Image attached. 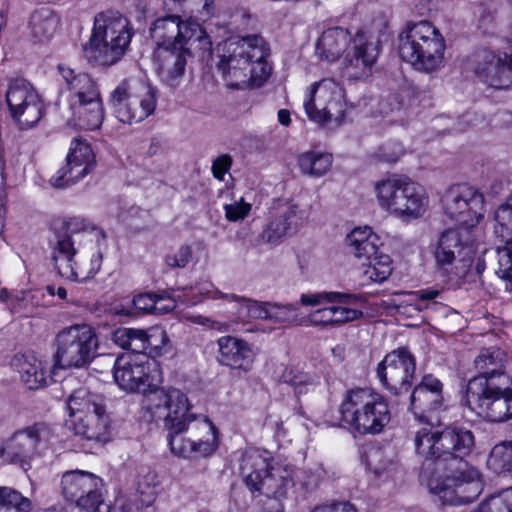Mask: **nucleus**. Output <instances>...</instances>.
<instances>
[{
    "label": "nucleus",
    "instance_id": "f257e3e1",
    "mask_svg": "<svg viewBox=\"0 0 512 512\" xmlns=\"http://www.w3.org/2000/svg\"><path fill=\"white\" fill-rule=\"evenodd\" d=\"M414 445L416 454L423 458L420 481L441 504H469L482 493L481 473L463 461L475 447L470 429L459 424L440 429L427 422L415 432Z\"/></svg>",
    "mask_w": 512,
    "mask_h": 512
},
{
    "label": "nucleus",
    "instance_id": "f03ea898",
    "mask_svg": "<svg viewBox=\"0 0 512 512\" xmlns=\"http://www.w3.org/2000/svg\"><path fill=\"white\" fill-rule=\"evenodd\" d=\"M150 35L156 45L157 72L171 87L179 84L188 56L210 52L212 42L203 26L192 17L166 15L156 19Z\"/></svg>",
    "mask_w": 512,
    "mask_h": 512
},
{
    "label": "nucleus",
    "instance_id": "7ed1b4c3",
    "mask_svg": "<svg viewBox=\"0 0 512 512\" xmlns=\"http://www.w3.org/2000/svg\"><path fill=\"white\" fill-rule=\"evenodd\" d=\"M316 54L328 62L342 58L343 76L358 80L371 75L379 48L366 33L357 32L352 36L348 29L337 26L321 33L316 42Z\"/></svg>",
    "mask_w": 512,
    "mask_h": 512
},
{
    "label": "nucleus",
    "instance_id": "20e7f679",
    "mask_svg": "<svg viewBox=\"0 0 512 512\" xmlns=\"http://www.w3.org/2000/svg\"><path fill=\"white\" fill-rule=\"evenodd\" d=\"M108 239L101 230L60 234L53 246V261L59 275L71 281L93 278L108 251Z\"/></svg>",
    "mask_w": 512,
    "mask_h": 512
},
{
    "label": "nucleus",
    "instance_id": "39448f33",
    "mask_svg": "<svg viewBox=\"0 0 512 512\" xmlns=\"http://www.w3.org/2000/svg\"><path fill=\"white\" fill-rule=\"evenodd\" d=\"M224 53L217 64L227 85L242 89L260 87L271 74L267 58L269 47L258 35L242 37L224 44Z\"/></svg>",
    "mask_w": 512,
    "mask_h": 512
},
{
    "label": "nucleus",
    "instance_id": "423d86ee",
    "mask_svg": "<svg viewBox=\"0 0 512 512\" xmlns=\"http://www.w3.org/2000/svg\"><path fill=\"white\" fill-rule=\"evenodd\" d=\"M378 208L404 223L423 218L430 208L427 189L407 176L392 174L374 183Z\"/></svg>",
    "mask_w": 512,
    "mask_h": 512
},
{
    "label": "nucleus",
    "instance_id": "0eeeda50",
    "mask_svg": "<svg viewBox=\"0 0 512 512\" xmlns=\"http://www.w3.org/2000/svg\"><path fill=\"white\" fill-rule=\"evenodd\" d=\"M398 40L400 58L415 71L432 74L445 67L446 40L431 21L408 23L399 34Z\"/></svg>",
    "mask_w": 512,
    "mask_h": 512
},
{
    "label": "nucleus",
    "instance_id": "6e6552de",
    "mask_svg": "<svg viewBox=\"0 0 512 512\" xmlns=\"http://www.w3.org/2000/svg\"><path fill=\"white\" fill-rule=\"evenodd\" d=\"M337 426L353 435H376L391 419L387 400L372 388H352L345 392L338 408Z\"/></svg>",
    "mask_w": 512,
    "mask_h": 512
},
{
    "label": "nucleus",
    "instance_id": "1a4fd4ad",
    "mask_svg": "<svg viewBox=\"0 0 512 512\" xmlns=\"http://www.w3.org/2000/svg\"><path fill=\"white\" fill-rule=\"evenodd\" d=\"M67 93L71 116L69 123L83 130H96L104 120V109L100 89L87 73L76 72L65 64L58 65Z\"/></svg>",
    "mask_w": 512,
    "mask_h": 512
},
{
    "label": "nucleus",
    "instance_id": "9d476101",
    "mask_svg": "<svg viewBox=\"0 0 512 512\" xmlns=\"http://www.w3.org/2000/svg\"><path fill=\"white\" fill-rule=\"evenodd\" d=\"M132 36V27L126 17L115 11L100 12L94 17L86 56L102 66L114 65L126 53Z\"/></svg>",
    "mask_w": 512,
    "mask_h": 512
},
{
    "label": "nucleus",
    "instance_id": "9b49d317",
    "mask_svg": "<svg viewBox=\"0 0 512 512\" xmlns=\"http://www.w3.org/2000/svg\"><path fill=\"white\" fill-rule=\"evenodd\" d=\"M270 453L250 448L242 456L240 470L246 485L267 497L281 499L293 487V468L280 463L271 464Z\"/></svg>",
    "mask_w": 512,
    "mask_h": 512
},
{
    "label": "nucleus",
    "instance_id": "f8f14e48",
    "mask_svg": "<svg viewBox=\"0 0 512 512\" xmlns=\"http://www.w3.org/2000/svg\"><path fill=\"white\" fill-rule=\"evenodd\" d=\"M303 108L311 122L325 128L338 127L347 110L345 89L333 78L313 82L304 92Z\"/></svg>",
    "mask_w": 512,
    "mask_h": 512
},
{
    "label": "nucleus",
    "instance_id": "ddd939ff",
    "mask_svg": "<svg viewBox=\"0 0 512 512\" xmlns=\"http://www.w3.org/2000/svg\"><path fill=\"white\" fill-rule=\"evenodd\" d=\"M509 384L508 376H501L499 383L474 377L467 385L466 404L480 418L504 422L512 417V388Z\"/></svg>",
    "mask_w": 512,
    "mask_h": 512
},
{
    "label": "nucleus",
    "instance_id": "4468645a",
    "mask_svg": "<svg viewBox=\"0 0 512 512\" xmlns=\"http://www.w3.org/2000/svg\"><path fill=\"white\" fill-rule=\"evenodd\" d=\"M192 407L187 395L174 387L156 388L143 402L147 420L163 421L168 438L183 432V429L198 417L192 412Z\"/></svg>",
    "mask_w": 512,
    "mask_h": 512
},
{
    "label": "nucleus",
    "instance_id": "2eb2a0df",
    "mask_svg": "<svg viewBox=\"0 0 512 512\" xmlns=\"http://www.w3.org/2000/svg\"><path fill=\"white\" fill-rule=\"evenodd\" d=\"M473 230L461 227L443 231L434 247L437 270L450 280L468 272L475 255Z\"/></svg>",
    "mask_w": 512,
    "mask_h": 512
},
{
    "label": "nucleus",
    "instance_id": "dca6fc26",
    "mask_svg": "<svg viewBox=\"0 0 512 512\" xmlns=\"http://www.w3.org/2000/svg\"><path fill=\"white\" fill-rule=\"evenodd\" d=\"M67 408L75 435L90 441L108 439L109 416L96 395L80 388L68 398Z\"/></svg>",
    "mask_w": 512,
    "mask_h": 512
},
{
    "label": "nucleus",
    "instance_id": "f3484780",
    "mask_svg": "<svg viewBox=\"0 0 512 512\" xmlns=\"http://www.w3.org/2000/svg\"><path fill=\"white\" fill-rule=\"evenodd\" d=\"M156 102L155 88L147 81L136 78L122 81L110 95L116 118L127 124L141 122L153 114Z\"/></svg>",
    "mask_w": 512,
    "mask_h": 512
},
{
    "label": "nucleus",
    "instance_id": "a211bd4d",
    "mask_svg": "<svg viewBox=\"0 0 512 512\" xmlns=\"http://www.w3.org/2000/svg\"><path fill=\"white\" fill-rule=\"evenodd\" d=\"M113 378L122 390L143 394L153 393L163 380L159 362L146 353H127L117 357Z\"/></svg>",
    "mask_w": 512,
    "mask_h": 512
},
{
    "label": "nucleus",
    "instance_id": "6ab92c4d",
    "mask_svg": "<svg viewBox=\"0 0 512 512\" xmlns=\"http://www.w3.org/2000/svg\"><path fill=\"white\" fill-rule=\"evenodd\" d=\"M54 366L81 368L97 355L98 339L87 324H76L60 330L55 337Z\"/></svg>",
    "mask_w": 512,
    "mask_h": 512
},
{
    "label": "nucleus",
    "instance_id": "aec40b11",
    "mask_svg": "<svg viewBox=\"0 0 512 512\" xmlns=\"http://www.w3.org/2000/svg\"><path fill=\"white\" fill-rule=\"evenodd\" d=\"M171 452L185 459H201L213 455L219 447V431L206 416L199 415L183 432L169 437Z\"/></svg>",
    "mask_w": 512,
    "mask_h": 512
},
{
    "label": "nucleus",
    "instance_id": "412c9836",
    "mask_svg": "<svg viewBox=\"0 0 512 512\" xmlns=\"http://www.w3.org/2000/svg\"><path fill=\"white\" fill-rule=\"evenodd\" d=\"M441 203L444 214L462 229L473 230L484 217V196L468 184L450 186L442 195Z\"/></svg>",
    "mask_w": 512,
    "mask_h": 512
},
{
    "label": "nucleus",
    "instance_id": "4be33fe9",
    "mask_svg": "<svg viewBox=\"0 0 512 512\" xmlns=\"http://www.w3.org/2000/svg\"><path fill=\"white\" fill-rule=\"evenodd\" d=\"M62 493L79 508L88 512H110V504L103 495V481L97 475L84 470L63 474Z\"/></svg>",
    "mask_w": 512,
    "mask_h": 512
},
{
    "label": "nucleus",
    "instance_id": "5701e85b",
    "mask_svg": "<svg viewBox=\"0 0 512 512\" xmlns=\"http://www.w3.org/2000/svg\"><path fill=\"white\" fill-rule=\"evenodd\" d=\"M53 438L51 428L45 423H35L17 430L0 449L1 457L19 464L25 470L33 457L48 448Z\"/></svg>",
    "mask_w": 512,
    "mask_h": 512
},
{
    "label": "nucleus",
    "instance_id": "b1692460",
    "mask_svg": "<svg viewBox=\"0 0 512 512\" xmlns=\"http://www.w3.org/2000/svg\"><path fill=\"white\" fill-rule=\"evenodd\" d=\"M6 102L10 115L22 129L36 125L44 114V104L34 87L23 78L9 82Z\"/></svg>",
    "mask_w": 512,
    "mask_h": 512
},
{
    "label": "nucleus",
    "instance_id": "393cba45",
    "mask_svg": "<svg viewBox=\"0 0 512 512\" xmlns=\"http://www.w3.org/2000/svg\"><path fill=\"white\" fill-rule=\"evenodd\" d=\"M95 165L96 158L90 144L81 138H74L66 164L50 178V184L55 188L69 187L91 173Z\"/></svg>",
    "mask_w": 512,
    "mask_h": 512
},
{
    "label": "nucleus",
    "instance_id": "a878e982",
    "mask_svg": "<svg viewBox=\"0 0 512 512\" xmlns=\"http://www.w3.org/2000/svg\"><path fill=\"white\" fill-rule=\"evenodd\" d=\"M416 365L411 353L399 348L388 353L377 366L379 381L389 390L400 393L407 391L414 377Z\"/></svg>",
    "mask_w": 512,
    "mask_h": 512
},
{
    "label": "nucleus",
    "instance_id": "bb28decb",
    "mask_svg": "<svg viewBox=\"0 0 512 512\" xmlns=\"http://www.w3.org/2000/svg\"><path fill=\"white\" fill-rule=\"evenodd\" d=\"M478 78L491 87L505 89L512 85V45L506 50L486 51L475 67Z\"/></svg>",
    "mask_w": 512,
    "mask_h": 512
},
{
    "label": "nucleus",
    "instance_id": "cd10ccee",
    "mask_svg": "<svg viewBox=\"0 0 512 512\" xmlns=\"http://www.w3.org/2000/svg\"><path fill=\"white\" fill-rule=\"evenodd\" d=\"M444 402L443 384L431 374L424 375L411 395L410 407L414 415L421 421L433 422L427 413L439 410Z\"/></svg>",
    "mask_w": 512,
    "mask_h": 512
},
{
    "label": "nucleus",
    "instance_id": "c85d7f7f",
    "mask_svg": "<svg viewBox=\"0 0 512 512\" xmlns=\"http://www.w3.org/2000/svg\"><path fill=\"white\" fill-rule=\"evenodd\" d=\"M217 345L221 365L241 373L253 369L256 351L250 343L238 337L222 336L217 340Z\"/></svg>",
    "mask_w": 512,
    "mask_h": 512
},
{
    "label": "nucleus",
    "instance_id": "c756f323",
    "mask_svg": "<svg viewBox=\"0 0 512 512\" xmlns=\"http://www.w3.org/2000/svg\"><path fill=\"white\" fill-rule=\"evenodd\" d=\"M219 291L208 280L197 282L190 287L174 292L173 295H156L155 314H165L176 307V302L196 305L204 299H217Z\"/></svg>",
    "mask_w": 512,
    "mask_h": 512
},
{
    "label": "nucleus",
    "instance_id": "7c9ffc66",
    "mask_svg": "<svg viewBox=\"0 0 512 512\" xmlns=\"http://www.w3.org/2000/svg\"><path fill=\"white\" fill-rule=\"evenodd\" d=\"M12 365L29 389H38L47 384L50 371L47 362L34 355L15 356Z\"/></svg>",
    "mask_w": 512,
    "mask_h": 512
},
{
    "label": "nucleus",
    "instance_id": "2f4dec72",
    "mask_svg": "<svg viewBox=\"0 0 512 512\" xmlns=\"http://www.w3.org/2000/svg\"><path fill=\"white\" fill-rule=\"evenodd\" d=\"M217 299H223L230 306L229 311L238 320L269 319L271 302H260L235 294H223L220 291Z\"/></svg>",
    "mask_w": 512,
    "mask_h": 512
},
{
    "label": "nucleus",
    "instance_id": "473e14b6",
    "mask_svg": "<svg viewBox=\"0 0 512 512\" xmlns=\"http://www.w3.org/2000/svg\"><path fill=\"white\" fill-rule=\"evenodd\" d=\"M281 382L289 385L297 397L313 393L321 384L320 373L312 367L289 366L280 377Z\"/></svg>",
    "mask_w": 512,
    "mask_h": 512
},
{
    "label": "nucleus",
    "instance_id": "72a5a7b5",
    "mask_svg": "<svg viewBox=\"0 0 512 512\" xmlns=\"http://www.w3.org/2000/svg\"><path fill=\"white\" fill-rule=\"evenodd\" d=\"M347 242L354 256L361 260L378 254L381 245L379 236L368 226L354 228L347 236Z\"/></svg>",
    "mask_w": 512,
    "mask_h": 512
},
{
    "label": "nucleus",
    "instance_id": "f704fd0d",
    "mask_svg": "<svg viewBox=\"0 0 512 512\" xmlns=\"http://www.w3.org/2000/svg\"><path fill=\"white\" fill-rule=\"evenodd\" d=\"M58 15L47 6L36 8L29 17L28 28L37 41L49 40L59 27Z\"/></svg>",
    "mask_w": 512,
    "mask_h": 512
},
{
    "label": "nucleus",
    "instance_id": "c9c22d12",
    "mask_svg": "<svg viewBox=\"0 0 512 512\" xmlns=\"http://www.w3.org/2000/svg\"><path fill=\"white\" fill-rule=\"evenodd\" d=\"M506 354L499 348H488L480 352L475 359V366L479 372L477 377H483L499 383L501 376H507L504 372Z\"/></svg>",
    "mask_w": 512,
    "mask_h": 512
},
{
    "label": "nucleus",
    "instance_id": "e433bc0d",
    "mask_svg": "<svg viewBox=\"0 0 512 512\" xmlns=\"http://www.w3.org/2000/svg\"><path fill=\"white\" fill-rule=\"evenodd\" d=\"M297 163L304 175L322 177L331 168L332 155L318 151H306L297 157Z\"/></svg>",
    "mask_w": 512,
    "mask_h": 512
},
{
    "label": "nucleus",
    "instance_id": "4c0bfd02",
    "mask_svg": "<svg viewBox=\"0 0 512 512\" xmlns=\"http://www.w3.org/2000/svg\"><path fill=\"white\" fill-rule=\"evenodd\" d=\"M442 290L436 287H427L408 293L398 304V309L402 313L419 312L428 309L431 305L437 303Z\"/></svg>",
    "mask_w": 512,
    "mask_h": 512
},
{
    "label": "nucleus",
    "instance_id": "58836bf2",
    "mask_svg": "<svg viewBox=\"0 0 512 512\" xmlns=\"http://www.w3.org/2000/svg\"><path fill=\"white\" fill-rule=\"evenodd\" d=\"M352 299L349 301H334L332 303L335 325L344 324L360 319L363 316L362 307L365 298L361 295L342 293Z\"/></svg>",
    "mask_w": 512,
    "mask_h": 512
},
{
    "label": "nucleus",
    "instance_id": "ea45409f",
    "mask_svg": "<svg viewBox=\"0 0 512 512\" xmlns=\"http://www.w3.org/2000/svg\"><path fill=\"white\" fill-rule=\"evenodd\" d=\"M486 465L495 474H512V441L495 444L488 455Z\"/></svg>",
    "mask_w": 512,
    "mask_h": 512
},
{
    "label": "nucleus",
    "instance_id": "a19ab883",
    "mask_svg": "<svg viewBox=\"0 0 512 512\" xmlns=\"http://www.w3.org/2000/svg\"><path fill=\"white\" fill-rule=\"evenodd\" d=\"M366 463L379 476L392 473L397 468L396 454L391 448L372 447L366 453Z\"/></svg>",
    "mask_w": 512,
    "mask_h": 512
},
{
    "label": "nucleus",
    "instance_id": "79ce46f5",
    "mask_svg": "<svg viewBox=\"0 0 512 512\" xmlns=\"http://www.w3.org/2000/svg\"><path fill=\"white\" fill-rule=\"evenodd\" d=\"M494 219L496 236L507 244L512 243V195L496 208Z\"/></svg>",
    "mask_w": 512,
    "mask_h": 512
},
{
    "label": "nucleus",
    "instance_id": "37998d69",
    "mask_svg": "<svg viewBox=\"0 0 512 512\" xmlns=\"http://www.w3.org/2000/svg\"><path fill=\"white\" fill-rule=\"evenodd\" d=\"M143 352L149 350L155 356H161L169 350V339L165 330L160 326L142 329Z\"/></svg>",
    "mask_w": 512,
    "mask_h": 512
},
{
    "label": "nucleus",
    "instance_id": "c03bdc74",
    "mask_svg": "<svg viewBox=\"0 0 512 512\" xmlns=\"http://www.w3.org/2000/svg\"><path fill=\"white\" fill-rule=\"evenodd\" d=\"M310 209L311 207L305 203L288 202L283 206L278 217L290 230H296L309 217Z\"/></svg>",
    "mask_w": 512,
    "mask_h": 512
},
{
    "label": "nucleus",
    "instance_id": "a18cd8bd",
    "mask_svg": "<svg viewBox=\"0 0 512 512\" xmlns=\"http://www.w3.org/2000/svg\"><path fill=\"white\" fill-rule=\"evenodd\" d=\"M298 310V303L280 304L271 302L268 320L275 323L303 326L305 324V317H299Z\"/></svg>",
    "mask_w": 512,
    "mask_h": 512
},
{
    "label": "nucleus",
    "instance_id": "49530a36",
    "mask_svg": "<svg viewBox=\"0 0 512 512\" xmlns=\"http://www.w3.org/2000/svg\"><path fill=\"white\" fill-rule=\"evenodd\" d=\"M31 501L20 492L0 487V512H30Z\"/></svg>",
    "mask_w": 512,
    "mask_h": 512
},
{
    "label": "nucleus",
    "instance_id": "de8ad7c7",
    "mask_svg": "<svg viewBox=\"0 0 512 512\" xmlns=\"http://www.w3.org/2000/svg\"><path fill=\"white\" fill-rule=\"evenodd\" d=\"M367 261L368 264L364 274L369 280L381 283L391 275L392 261L387 254L379 252Z\"/></svg>",
    "mask_w": 512,
    "mask_h": 512
},
{
    "label": "nucleus",
    "instance_id": "09e8293b",
    "mask_svg": "<svg viewBox=\"0 0 512 512\" xmlns=\"http://www.w3.org/2000/svg\"><path fill=\"white\" fill-rule=\"evenodd\" d=\"M142 329L118 328L112 335L113 342L132 353H143Z\"/></svg>",
    "mask_w": 512,
    "mask_h": 512
},
{
    "label": "nucleus",
    "instance_id": "8fccbe9b",
    "mask_svg": "<svg viewBox=\"0 0 512 512\" xmlns=\"http://www.w3.org/2000/svg\"><path fill=\"white\" fill-rule=\"evenodd\" d=\"M473 512H512V487L490 495Z\"/></svg>",
    "mask_w": 512,
    "mask_h": 512
},
{
    "label": "nucleus",
    "instance_id": "3c124183",
    "mask_svg": "<svg viewBox=\"0 0 512 512\" xmlns=\"http://www.w3.org/2000/svg\"><path fill=\"white\" fill-rule=\"evenodd\" d=\"M288 231H290V229L277 216L263 228L258 237L257 245H268L270 247H274L284 239Z\"/></svg>",
    "mask_w": 512,
    "mask_h": 512
},
{
    "label": "nucleus",
    "instance_id": "603ef678",
    "mask_svg": "<svg viewBox=\"0 0 512 512\" xmlns=\"http://www.w3.org/2000/svg\"><path fill=\"white\" fill-rule=\"evenodd\" d=\"M349 296L342 295L341 292L319 291L307 292L300 295V304L304 307H318L325 304H332L334 301H349Z\"/></svg>",
    "mask_w": 512,
    "mask_h": 512
},
{
    "label": "nucleus",
    "instance_id": "864d4df0",
    "mask_svg": "<svg viewBox=\"0 0 512 512\" xmlns=\"http://www.w3.org/2000/svg\"><path fill=\"white\" fill-rule=\"evenodd\" d=\"M140 495H134L133 499H126L124 496H119L115 500V505L122 512H132L134 509H142L150 506L155 500V491L149 488L147 491H140Z\"/></svg>",
    "mask_w": 512,
    "mask_h": 512
},
{
    "label": "nucleus",
    "instance_id": "5fc2aeb1",
    "mask_svg": "<svg viewBox=\"0 0 512 512\" xmlns=\"http://www.w3.org/2000/svg\"><path fill=\"white\" fill-rule=\"evenodd\" d=\"M498 269L496 274L507 281L506 291L512 292V247L505 245L497 248Z\"/></svg>",
    "mask_w": 512,
    "mask_h": 512
},
{
    "label": "nucleus",
    "instance_id": "6e6d98bb",
    "mask_svg": "<svg viewBox=\"0 0 512 512\" xmlns=\"http://www.w3.org/2000/svg\"><path fill=\"white\" fill-rule=\"evenodd\" d=\"M225 218L230 222H238L244 220L252 210V204L241 196L232 198L230 203L223 206Z\"/></svg>",
    "mask_w": 512,
    "mask_h": 512
},
{
    "label": "nucleus",
    "instance_id": "4d7b16f0",
    "mask_svg": "<svg viewBox=\"0 0 512 512\" xmlns=\"http://www.w3.org/2000/svg\"><path fill=\"white\" fill-rule=\"evenodd\" d=\"M192 258V248L188 245H183L165 256V264L170 268H184Z\"/></svg>",
    "mask_w": 512,
    "mask_h": 512
},
{
    "label": "nucleus",
    "instance_id": "13d9d810",
    "mask_svg": "<svg viewBox=\"0 0 512 512\" xmlns=\"http://www.w3.org/2000/svg\"><path fill=\"white\" fill-rule=\"evenodd\" d=\"M309 325H335L332 305L318 308L310 313L309 316L305 318V324H303V326Z\"/></svg>",
    "mask_w": 512,
    "mask_h": 512
},
{
    "label": "nucleus",
    "instance_id": "bf43d9fd",
    "mask_svg": "<svg viewBox=\"0 0 512 512\" xmlns=\"http://www.w3.org/2000/svg\"><path fill=\"white\" fill-rule=\"evenodd\" d=\"M232 166V158L228 154H222L214 159L212 163V174L213 176L222 181L224 180L225 175L229 172Z\"/></svg>",
    "mask_w": 512,
    "mask_h": 512
},
{
    "label": "nucleus",
    "instance_id": "052dcab7",
    "mask_svg": "<svg viewBox=\"0 0 512 512\" xmlns=\"http://www.w3.org/2000/svg\"><path fill=\"white\" fill-rule=\"evenodd\" d=\"M156 294H139L132 300L133 307L145 313L155 314Z\"/></svg>",
    "mask_w": 512,
    "mask_h": 512
},
{
    "label": "nucleus",
    "instance_id": "680f3d73",
    "mask_svg": "<svg viewBox=\"0 0 512 512\" xmlns=\"http://www.w3.org/2000/svg\"><path fill=\"white\" fill-rule=\"evenodd\" d=\"M185 318L193 324L207 327L209 329H215L218 331H227L228 330V326L226 324H223L219 321L213 320L209 317H205L203 315L187 314L185 316Z\"/></svg>",
    "mask_w": 512,
    "mask_h": 512
},
{
    "label": "nucleus",
    "instance_id": "e2e57ef3",
    "mask_svg": "<svg viewBox=\"0 0 512 512\" xmlns=\"http://www.w3.org/2000/svg\"><path fill=\"white\" fill-rule=\"evenodd\" d=\"M312 512H357V510L349 502H335L316 507Z\"/></svg>",
    "mask_w": 512,
    "mask_h": 512
},
{
    "label": "nucleus",
    "instance_id": "0e129e2a",
    "mask_svg": "<svg viewBox=\"0 0 512 512\" xmlns=\"http://www.w3.org/2000/svg\"><path fill=\"white\" fill-rule=\"evenodd\" d=\"M110 312L116 316H129L132 313V308L130 305L115 304L110 308Z\"/></svg>",
    "mask_w": 512,
    "mask_h": 512
},
{
    "label": "nucleus",
    "instance_id": "69168bd1",
    "mask_svg": "<svg viewBox=\"0 0 512 512\" xmlns=\"http://www.w3.org/2000/svg\"><path fill=\"white\" fill-rule=\"evenodd\" d=\"M278 122L285 127L291 124V114L287 109H280L277 113Z\"/></svg>",
    "mask_w": 512,
    "mask_h": 512
},
{
    "label": "nucleus",
    "instance_id": "338daca9",
    "mask_svg": "<svg viewBox=\"0 0 512 512\" xmlns=\"http://www.w3.org/2000/svg\"><path fill=\"white\" fill-rule=\"evenodd\" d=\"M48 292L50 295H56L57 297H59L62 300H65L67 297V291L63 287H58V288L48 287Z\"/></svg>",
    "mask_w": 512,
    "mask_h": 512
},
{
    "label": "nucleus",
    "instance_id": "774afa93",
    "mask_svg": "<svg viewBox=\"0 0 512 512\" xmlns=\"http://www.w3.org/2000/svg\"><path fill=\"white\" fill-rule=\"evenodd\" d=\"M398 158H399V154L398 153H393L391 155L383 156V160L386 161V162H396Z\"/></svg>",
    "mask_w": 512,
    "mask_h": 512
}]
</instances>
